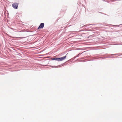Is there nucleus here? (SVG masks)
Masks as SVG:
<instances>
[{
    "instance_id": "20e7f679",
    "label": "nucleus",
    "mask_w": 122,
    "mask_h": 122,
    "mask_svg": "<svg viewBox=\"0 0 122 122\" xmlns=\"http://www.w3.org/2000/svg\"><path fill=\"white\" fill-rule=\"evenodd\" d=\"M52 60H56L59 61V58H53L52 59Z\"/></svg>"
},
{
    "instance_id": "f257e3e1",
    "label": "nucleus",
    "mask_w": 122,
    "mask_h": 122,
    "mask_svg": "<svg viewBox=\"0 0 122 122\" xmlns=\"http://www.w3.org/2000/svg\"><path fill=\"white\" fill-rule=\"evenodd\" d=\"M18 4L17 3H14L12 4V6L14 8L17 9V8Z\"/></svg>"
},
{
    "instance_id": "7ed1b4c3",
    "label": "nucleus",
    "mask_w": 122,
    "mask_h": 122,
    "mask_svg": "<svg viewBox=\"0 0 122 122\" xmlns=\"http://www.w3.org/2000/svg\"><path fill=\"white\" fill-rule=\"evenodd\" d=\"M66 57V56L62 57L61 58H59V61H63L65 59Z\"/></svg>"
},
{
    "instance_id": "f03ea898",
    "label": "nucleus",
    "mask_w": 122,
    "mask_h": 122,
    "mask_svg": "<svg viewBox=\"0 0 122 122\" xmlns=\"http://www.w3.org/2000/svg\"><path fill=\"white\" fill-rule=\"evenodd\" d=\"M44 23H41L40 26H39L38 27V29H40L41 28H43L44 27Z\"/></svg>"
}]
</instances>
